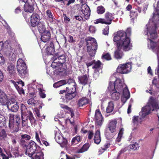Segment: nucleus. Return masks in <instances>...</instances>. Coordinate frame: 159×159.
<instances>
[{
	"label": "nucleus",
	"mask_w": 159,
	"mask_h": 159,
	"mask_svg": "<svg viewBox=\"0 0 159 159\" xmlns=\"http://www.w3.org/2000/svg\"><path fill=\"white\" fill-rule=\"evenodd\" d=\"M131 29L128 28L126 32L120 31L117 32L116 35L113 38L114 42H116L117 46L118 49H123L125 51H127L131 49L132 43H130V39L127 35L130 34Z\"/></svg>",
	"instance_id": "f257e3e1"
},
{
	"label": "nucleus",
	"mask_w": 159,
	"mask_h": 159,
	"mask_svg": "<svg viewBox=\"0 0 159 159\" xmlns=\"http://www.w3.org/2000/svg\"><path fill=\"white\" fill-rule=\"evenodd\" d=\"M159 109L158 103L154 98L151 97L146 105L142 108L140 112L139 117L134 116L133 119V123L134 125L137 126L141 123V120L144 118L147 115L149 114L151 111Z\"/></svg>",
	"instance_id": "f03ea898"
},
{
	"label": "nucleus",
	"mask_w": 159,
	"mask_h": 159,
	"mask_svg": "<svg viewBox=\"0 0 159 159\" xmlns=\"http://www.w3.org/2000/svg\"><path fill=\"white\" fill-rule=\"evenodd\" d=\"M55 56L58 57L54 60L51 66L53 68H55L57 71L60 72L63 70L62 65L66 61V57L65 54L60 55L58 53L55 54Z\"/></svg>",
	"instance_id": "7ed1b4c3"
},
{
	"label": "nucleus",
	"mask_w": 159,
	"mask_h": 159,
	"mask_svg": "<svg viewBox=\"0 0 159 159\" xmlns=\"http://www.w3.org/2000/svg\"><path fill=\"white\" fill-rule=\"evenodd\" d=\"M87 46V51L91 58L95 55L98 48V44L94 38L88 37L85 39Z\"/></svg>",
	"instance_id": "20e7f679"
},
{
	"label": "nucleus",
	"mask_w": 159,
	"mask_h": 159,
	"mask_svg": "<svg viewBox=\"0 0 159 159\" xmlns=\"http://www.w3.org/2000/svg\"><path fill=\"white\" fill-rule=\"evenodd\" d=\"M151 39L148 37V46L149 48L152 49V51L155 52L157 56L158 60V66L155 70V73L158 75L159 77V45L158 43L152 41Z\"/></svg>",
	"instance_id": "39448f33"
},
{
	"label": "nucleus",
	"mask_w": 159,
	"mask_h": 159,
	"mask_svg": "<svg viewBox=\"0 0 159 159\" xmlns=\"http://www.w3.org/2000/svg\"><path fill=\"white\" fill-rule=\"evenodd\" d=\"M24 147L26 148L25 154L29 156H31L34 153L38 150L37 149L39 147L34 141H31L29 142V143L27 146H25Z\"/></svg>",
	"instance_id": "423d86ee"
},
{
	"label": "nucleus",
	"mask_w": 159,
	"mask_h": 159,
	"mask_svg": "<svg viewBox=\"0 0 159 159\" xmlns=\"http://www.w3.org/2000/svg\"><path fill=\"white\" fill-rule=\"evenodd\" d=\"M18 103L14 98L9 99L7 102V107L8 110L14 112H17L19 109Z\"/></svg>",
	"instance_id": "0eeeda50"
},
{
	"label": "nucleus",
	"mask_w": 159,
	"mask_h": 159,
	"mask_svg": "<svg viewBox=\"0 0 159 159\" xmlns=\"http://www.w3.org/2000/svg\"><path fill=\"white\" fill-rule=\"evenodd\" d=\"M131 69V62H127L125 64H120L118 67L116 71L117 72L124 74L129 72Z\"/></svg>",
	"instance_id": "6e6552de"
},
{
	"label": "nucleus",
	"mask_w": 159,
	"mask_h": 159,
	"mask_svg": "<svg viewBox=\"0 0 159 159\" xmlns=\"http://www.w3.org/2000/svg\"><path fill=\"white\" fill-rule=\"evenodd\" d=\"M17 69L18 73L22 76L24 75L27 73L26 65L21 59H19L17 61Z\"/></svg>",
	"instance_id": "1a4fd4ad"
},
{
	"label": "nucleus",
	"mask_w": 159,
	"mask_h": 159,
	"mask_svg": "<svg viewBox=\"0 0 159 159\" xmlns=\"http://www.w3.org/2000/svg\"><path fill=\"white\" fill-rule=\"evenodd\" d=\"M152 84L156 88L155 91H153L152 88L150 87L149 90H146L147 93H149L151 95H153L155 96L159 95V77L158 76V79H156L154 78L152 81Z\"/></svg>",
	"instance_id": "9d476101"
},
{
	"label": "nucleus",
	"mask_w": 159,
	"mask_h": 159,
	"mask_svg": "<svg viewBox=\"0 0 159 159\" xmlns=\"http://www.w3.org/2000/svg\"><path fill=\"white\" fill-rule=\"evenodd\" d=\"M114 86V89L116 91H118L120 92H122L124 89L128 88L126 85L124 83L123 81H122L120 79H117L115 81Z\"/></svg>",
	"instance_id": "9b49d317"
},
{
	"label": "nucleus",
	"mask_w": 159,
	"mask_h": 159,
	"mask_svg": "<svg viewBox=\"0 0 159 159\" xmlns=\"http://www.w3.org/2000/svg\"><path fill=\"white\" fill-rule=\"evenodd\" d=\"M32 119L31 120V117L29 115L21 116L22 125L23 127L26 126L28 124L29 120H30L31 124H34L35 122V119L33 117V115H32Z\"/></svg>",
	"instance_id": "f8f14e48"
},
{
	"label": "nucleus",
	"mask_w": 159,
	"mask_h": 159,
	"mask_svg": "<svg viewBox=\"0 0 159 159\" xmlns=\"http://www.w3.org/2000/svg\"><path fill=\"white\" fill-rule=\"evenodd\" d=\"M34 0H32V1L29 0L28 2L25 3L24 5L25 11L26 12L32 13L34 10Z\"/></svg>",
	"instance_id": "ddd939ff"
},
{
	"label": "nucleus",
	"mask_w": 159,
	"mask_h": 159,
	"mask_svg": "<svg viewBox=\"0 0 159 159\" xmlns=\"http://www.w3.org/2000/svg\"><path fill=\"white\" fill-rule=\"evenodd\" d=\"M40 19V17L39 14L35 13H33L31 16V26L33 27H35L39 22Z\"/></svg>",
	"instance_id": "4468645a"
},
{
	"label": "nucleus",
	"mask_w": 159,
	"mask_h": 159,
	"mask_svg": "<svg viewBox=\"0 0 159 159\" xmlns=\"http://www.w3.org/2000/svg\"><path fill=\"white\" fill-rule=\"evenodd\" d=\"M81 11L84 14L85 18L87 20L89 18L90 15V10L86 4H83L81 7Z\"/></svg>",
	"instance_id": "2eb2a0df"
},
{
	"label": "nucleus",
	"mask_w": 159,
	"mask_h": 159,
	"mask_svg": "<svg viewBox=\"0 0 159 159\" xmlns=\"http://www.w3.org/2000/svg\"><path fill=\"white\" fill-rule=\"evenodd\" d=\"M31 137L27 134H25L21 135V139H20V144L23 148L27 146L29 143L28 141L30 139Z\"/></svg>",
	"instance_id": "dca6fc26"
},
{
	"label": "nucleus",
	"mask_w": 159,
	"mask_h": 159,
	"mask_svg": "<svg viewBox=\"0 0 159 159\" xmlns=\"http://www.w3.org/2000/svg\"><path fill=\"white\" fill-rule=\"evenodd\" d=\"M102 122V117L99 110H96L95 113V124L101 126Z\"/></svg>",
	"instance_id": "f3484780"
},
{
	"label": "nucleus",
	"mask_w": 159,
	"mask_h": 159,
	"mask_svg": "<svg viewBox=\"0 0 159 159\" xmlns=\"http://www.w3.org/2000/svg\"><path fill=\"white\" fill-rule=\"evenodd\" d=\"M117 123V121L115 119L110 121L107 125L108 128L110 131H111L112 133H116Z\"/></svg>",
	"instance_id": "a211bd4d"
},
{
	"label": "nucleus",
	"mask_w": 159,
	"mask_h": 159,
	"mask_svg": "<svg viewBox=\"0 0 159 159\" xmlns=\"http://www.w3.org/2000/svg\"><path fill=\"white\" fill-rule=\"evenodd\" d=\"M55 139L57 142L60 144L61 147H64L67 144V140L60 135L57 136L55 135Z\"/></svg>",
	"instance_id": "6ab92c4d"
},
{
	"label": "nucleus",
	"mask_w": 159,
	"mask_h": 159,
	"mask_svg": "<svg viewBox=\"0 0 159 159\" xmlns=\"http://www.w3.org/2000/svg\"><path fill=\"white\" fill-rule=\"evenodd\" d=\"M130 97V93L128 88L124 89L121 97V101L124 104Z\"/></svg>",
	"instance_id": "aec40b11"
},
{
	"label": "nucleus",
	"mask_w": 159,
	"mask_h": 159,
	"mask_svg": "<svg viewBox=\"0 0 159 159\" xmlns=\"http://www.w3.org/2000/svg\"><path fill=\"white\" fill-rule=\"evenodd\" d=\"M55 52V47L53 43L51 42L46 48V53L48 55H53Z\"/></svg>",
	"instance_id": "412c9836"
},
{
	"label": "nucleus",
	"mask_w": 159,
	"mask_h": 159,
	"mask_svg": "<svg viewBox=\"0 0 159 159\" xmlns=\"http://www.w3.org/2000/svg\"><path fill=\"white\" fill-rule=\"evenodd\" d=\"M8 48L9 52V60H11L12 62L14 61L16 59V55L15 53V49L12 48L11 46H7Z\"/></svg>",
	"instance_id": "4be33fe9"
},
{
	"label": "nucleus",
	"mask_w": 159,
	"mask_h": 159,
	"mask_svg": "<svg viewBox=\"0 0 159 159\" xmlns=\"http://www.w3.org/2000/svg\"><path fill=\"white\" fill-rule=\"evenodd\" d=\"M21 116H24V115H29L30 116V117H31V118L30 119L31 120H32V115H33L32 112L30 111H29L27 110L25 106V105L22 104L21 106Z\"/></svg>",
	"instance_id": "5701e85b"
},
{
	"label": "nucleus",
	"mask_w": 159,
	"mask_h": 159,
	"mask_svg": "<svg viewBox=\"0 0 159 159\" xmlns=\"http://www.w3.org/2000/svg\"><path fill=\"white\" fill-rule=\"evenodd\" d=\"M113 19V14L109 12H107L105 14V19H104V23L106 24L110 25Z\"/></svg>",
	"instance_id": "b1692460"
},
{
	"label": "nucleus",
	"mask_w": 159,
	"mask_h": 159,
	"mask_svg": "<svg viewBox=\"0 0 159 159\" xmlns=\"http://www.w3.org/2000/svg\"><path fill=\"white\" fill-rule=\"evenodd\" d=\"M20 121V116L18 115H16L15 116V122L16 123V126L12 129L11 130L12 132H17L19 130V126Z\"/></svg>",
	"instance_id": "393cba45"
},
{
	"label": "nucleus",
	"mask_w": 159,
	"mask_h": 159,
	"mask_svg": "<svg viewBox=\"0 0 159 159\" xmlns=\"http://www.w3.org/2000/svg\"><path fill=\"white\" fill-rule=\"evenodd\" d=\"M88 77L87 75L79 76L78 77V82L80 84L85 85L88 82Z\"/></svg>",
	"instance_id": "a878e982"
},
{
	"label": "nucleus",
	"mask_w": 159,
	"mask_h": 159,
	"mask_svg": "<svg viewBox=\"0 0 159 159\" xmlns=\"http://www.w3.org/2000/svg\"><path fill=\"white\" fill-rule=\"evenodd\" d=\"M8 32L11 39V40L10 38L8 40L6 41L4 43V44L5 45H7V46H11V43L13 42V41L15 40V34L13 32H11L10 30H8Z\"/></svg>",
	"instance_id": "bb28decb"
},
{
	"label": "nucleus",
	"mask_w": 159,
	"mask_h": 159,
	"mask_svg": "<svg viewBox=\"0 0 159 159\" xmlns=\"http://www.w3.org/2000/svg\"><path fill=\"white\" fill-rule=\"evenodd\" d=\"M31 156L33 159H43V152L40 151H37L32 154Z\"/></svg>",
	"instance_id": "cd10ccee"
},
{
	"label": "nucleus",
	"mask_w": 159,
	"mask_h": 159,
	"mask_svg": "<svg viewBox=\"0 0 159 159\" xmlns=\"http://www.w3.org/2000/svg\"><path fill=\"white\" fill-rule=\"evenodd\" d=\"M41 40L43 42L47 41L50 38V33L48 31H46L45 32L41 34Z\"/></svg>",
	"instance_id": "c85d7f7f"
},
{
	"label": "nucleus",
	"mask_w": 159,
	"mask_h": 159,
	"mask_svg": "<svg viewBox=\"0 0 159 159\" xmlns=\"http://www.w3.org/2000/svg\"><path fill=\"white\" fill-rule=\"evenodd\" d=\"M8 116L9 119V127L11 130L14 126L15 116L14 114H9Z\"/></svg>",
	"instance_id": "c756f323"
},
{
	"label": "nucleus",
	"mask_w": 159,
	"mask_h": 159,
	"mask_svg": "<svg viewBox=\"0 0 159 159\" xmlns=\"http://www.w3.org/2000/svg\"><path fill=\"white\" fill-rule=\"evenodd\" d=\"M37 25L38 31L41 34L47 31L46 30L45 24L44 23L40 22L38 23Z\"/></svg>",
	"instance_id": "7c9ffc66"
},
{
	"label": "nucleus",
	"mask_w": 159,
	"mask_h": 159,
	"mask_svg": "<svg viewBox=\"0 0 159 159\" xmlns=\"http://www.w3.org/2000/svg\"><path fill=\"white\" fill-rule=\"evenodd\" d=\"M8 98L6 93H2L0 95V102L2 105H5L6 104H7V100Z\"/></svg>",
	"instance_id": "2f4dec72"
},
{
	"label": "nucleus",
	"mask_w": 159,
	"mask_h": 159,
	"mask_svg": "<svg viewBox=\"0 0 159 159\" xmlns=\"http://www.w3.org/2000/svg\"><path fill=\"white\" fill-rule=\"evenodd\" d=\"M15 67L13 63H9L7 70L9 73L13 75L15 73Z\"/></svg>",
	"instance_id": "473e14b6"
},
{
	"label": "nucleus",
	"mask_w": 159,
	"mask_h": 159,
	"mask_svg": "<svg viewBox=\"0 0 159 159\" xmlns=\"http://www.w3.org/2000/svg\"><path fill=\"white\" fill-rule=\"evenodd\" d=\"M116 47L117 45H116ZM117 50H116L114 53V57L116 58V59H121L123 56L124 55V54L123 53V52L121 51L120 50L121 49H122L123 51H124L123 49H118L117 47Z\"/></svg>",
	"instance_id": "72a5a7b5"
},
{
	"label": "nucleus",
	"mask_w": 159,
	"mask_h": 159,
	"mask_svg": "<svg viewBox=\"0 0 159 159\" xmlns=\"http://www.w3.org/2000/svg\"><path fill=\"white\" fill-rule=\"evenodd\" d=\"M94 143L97 144H99L100 143L101 141V139L100 132L99 130H97L95 132L94 138Z\"/></svg>",
	"instance_id": "f704fd0d"
},
{
	"label": "nucleus",
	"mask_w": 159,
	"mask_h": 159,
	"mask_svg": "<svg viewBox=\"0 0 159 159\" xmlns=\"http://www.w3.org/2000/svg\"><path fill=\"white\" fill-rule=\"evenodd\" d=\"M112 92L113 93L111 95V98L114 100L118 99L120 98L121 92L118 91H116L115 89L113 90Z\"/></svg>",
	"instance_id": "c9c22d12"
},
{
	"label": "nucleus",
	"mask_w": 159,
	"mask_h": 159,
	"mask_svg": "<svg viewBox=\"0 0 159 159\" xmlns=\"http://www.w3.org/2000/svg\"><path fill=\"white\" fill-rule=\"evenodd\" d=\"M114 104L112 101L109 102L107 107L106 108V112L107 113H110L114 109Z\"/></svg>",
	"instance_id": "e433bc0d"
},
{
	"label": "nucleus",
	"mask_w": 159,
	"mask_h": 159,
	"mask_svg": "<svg viewBox=\"0 0 159 159\" xmlns=\"http://www.w3.org/2000/svg\"><path fill=\"white\" fill-rule=\"evenodd\" d=\"M88 103V100L86 98H82L79 99L78 101V105L79 107H81Z\"/></svg>",
	"instance_id": "4c0bfd02"
},
{
	"label": "nucleus",
	"mask_w": 159,
	"mask_h": 159,
	"mask_svg": "<svg viewBox=\"0 0 159 159\" xmlns=\"http://www.w3.org/2000/svg\"><path fill=\"white\" fill-rule=\"evenodd\" d=\"M106 131L105 132V134L106 138L107 139H110L113 138L116 134V133H112L111 131Z\"/></svg>",
	"instance_id": "58836bf2"
},
{
	"label": "nucleus",
	"mask_w": 159,
	"mask_h": 159,
	"mask_svg": "<svg viewBox=\"0 0 159 159\" xmlns=\"http://www.w3.org/2000/svg\"><path fill=\"white\" fill-rule=\"evenodd\" d=\"M46 14L48 20L50 22L52 23L55 21V19L53 17L52 14L50 10H47L46 11Z\"/></svg>",
	"instance_id": "ea45409f"
},
{
	"label": "nucleus",
	"mask_w": 159,
	"mask_h": 159,
	"mask_svg": "<svg viewBox=\"0 0 159 159\" xmlns=\"http://www.w3.org/2000/svg\"><path fill=\"white\" fill-rule=\"evenodd\" d=\"M90 145L88 143H86L82 147L78 150L77 152L79 153H82L87 151L89 149Z\"/></svg>",
	"instance_id": "a19ab883"
},
{
	"label": "nucleus",
	"mask_w": 159,
	"mask_h": 159,
	"mask_svg": "<svg viewBox=\"0 0 159 159\" xmlns=\"http://www.w3.org/2000/svg\"><path fill=\"white\" fill-rule=\"evenodd\" d=\"M76 89V85L71 86L69 85L66 87V91L67 92H71L72 93H76L75 92Z\"/></svg>",
	"instance_id": "79ce46f5"
},
{
	"label": "nucleus",
	"mask_w": 159,
	"mask_h": 159,
	"mask_svg": "<svg viewBox=\"0 0 159 159\" xmlns=\"http://www.w3.org/2000/svg\"><path fill=\"white\" fill-rule=\"evenodd\" d=\"M66 94L65 97L68 100H70L74 98L76 95V93H72L71 92H67Z\"/></svg>",
	"instance_id": "37998d69"
},
{
	"label": "nucleus",
	"mask_w": 159,
	"mask_h": 159,
	"mask_svg": "<svg viewBox=\"0 0 159 159\" xmlns=\"http://www.w3.org/2000/svg\"><path fill=\"white\" fill-rule=\"evenodd\" d=\"M66 84L65 80H61L53 84V86L54 88H57Z\"/></svg>",
	"instance_id": "c03bdc74"
},
{
	"label": "nucleus",
	"mask_w": 159,
	"mask_h": 159,
	"mask_svg": "<svg viewBox=\"0 0 159 159\" xmlns=\"http://www.w3.org/2000/svg\"><path fill=\"white\" fill-rule=\"evenodd\" d=\"M52 68L49 67L46 69V73L47 74L49 75L50 76H52V75L55 74L54 71H56L54 69L55 68H53L52 66Z\"/></svg>",
	"instance_id": "a18cd8bd"
},
{
	"label": "nucleus",
	"mask_w": 159,
	"mask_h": 159,
	"mask_svg": "<svg viewBox=\"0 0 159 159\" xmlns=\"http://www.w3.org/2000/svg\"><path fill=\"white\" fill-rule=\"evenodd\" d=\"M138 16V13L136 11L132 10L130 12V16L133 23L134 22V20L136 19Z\"/></svg>",
	"instance_id": "49530a36"
},
{
	"label": "nucleus",
	"mask_w": 159,
	"mask_h": 159,
	"mask_svg": "<svg viewBox=\"0 0 159 159\" xmlns=\"http://www.w3.org/2000/svg\"><path fill=\"white\" fill-rule=\"evenodd\" d=\"M101 64V63L99 61H95L94 65L92 66V68L93 69H95V70H100V68Z\"/></svg>",
	"instance_id": "de8ad7c7"
},
{
	"label": "nucleus",
	"mask_w": 159,
	"mask_h": 159,
	"mask_svg": "<svg viewBox=\"0 0 159 159\" xmlns=\"http://www.w3.org/2000/svg\"><path fill=\"white\" fill-rule=\"evenodd\" d=\"M139 144L135 143L129 145L128 148L130 149H131L133 150H136L138 149L139 148Z\"/></svg>",
	"instance_id": "09e8293b"
},
{
	"label": "nucleus",
	"mask_w": 159,
	"mask_h": 159,
	"mask_svg": "<svg viewBox=\"0 0 159 159\" xmlns=\"http://www.w3.org/2000/svg\"><path fill=\"white\" fill-rule=\"evenodd\" d=\"M124 131V129L123 128H121L120 129L118 134V137L116 139V141L117 142H119L120 141Z\"/></svg>",
	"instance_id": "8fccbe9b"
},
{
	"label": "nucleus",
	"mask_w": 159,
	"mask_h": 159,
	"mask_svg": "<svg viewBox=\"0 0 159 159\" xmlns=\"http://www.w3.org/2000/svg\"><path fill=\"white\" fill-rule=\"evenodd\" d=\"M105 9L102 6H98L97 8V12L99 14H102L104 13Z\"/></svg>",
	"instance_id": "3c124183"
},
{
	"label": "nucleus",
	"mask_w": 159,
	"mask_h": 159,
	"mask_svg": "<svg viewBox=\"0 0 159 159\" xmlns=\"http://www.w3.org/2000/svg\"><path fill=\"white\" fill-rule=\"evenodd\" d=\"M102 58L107 60H109L111 59V57L110 54L107 53H104L102 56Z\"/></svg>",
	"instance_id": "603ef678"
},
{
	"label": "nucleus",
	"mask_w": 159,
	"mask_h": 159,
	"mask_svg": "<svg viewBox=\"0 0 159 159\" xmlns=\"http://www.w3.org/2000/svg\"><path fill=\"white\" fill-rule=\"evenodd\" d=\"M7 154L8 156H10V157H16V156H17L18 155V154L17 152L16 151V152H8Z\"/></svg>",
	"instance_id": "864d4df0"
},
{
	"label": "nucleus",
	"mask_w": 159,
	"mask_h": 159,
	"mask_svg": "<svg viewBox=\"0 0 159 159\" xmlns=\"http://www.w3.org/2000/svg\"><path fill=\"white\" fill-rule=\"evenodd\" d=\"M80 141V136H77L74 138L71 141L72 143V144H74L77 143Z\"/></svg>",
	"instance_id": "5fc2aeb1"
},
{
	"label": "nucleus",
	"mask_w": 159,
	"mask_h": 159,
	"mask_svg": "<svg viewBox=\"0 0 159 159\" xmlns=\"http://www.w3.org/2000/svg\"><path fill=\"white\" fill-rule=\"evenodd\" d=\"M28 104L34 105L37 103V101L33 98H31L28 100L27 101Z\"/></svg>",
	"instance_id": "6e6d98bb"
},
{
	"label": "nucleus",
	"mask_w": 159,
	"mask_h": 159,
	"mask_svg": "<svg viewBox=\"0 0 159 159\" xmlns=\"http://www.w3.org/2000/svg\"><path fill=\"white\" fill-rule=\"evenodd\" d=\"M66 84H67L71 86L76 85V83L74 82V80L72 79H69L67 82H66Z\"/></svg>",
	"instance_id": "4d7b16f0"
},
{
	"label": "nucleus",
	"mask_w": 159,
	"mask_h": 159,
	"mask_svg": "<svg viewBox=\"0 0 159 159\" xmlns=\"http://www.w3.org/2000/svg\"><path fill=\"white\" fill-rule=\"evenodd\" d=\"M6 122L5 117L2 115H0V123L2 125L4 124Z\"/></svg>",
	"instance_id": "13d9d810"
},
{
	"label": "nucleus",
	"mask_w": 159,
	"mask_h": 159,
	"mask_svg": "<svg viewBox=\"0 0 159 159\" xmlns=\"http://www.w3.org/2000/svg\"><path fill=\"white\" fill-rule=\"evenodd\" d=\"M99 70H95L93 74V78L96 80L98 78L99 74Z\"/></svg>",
	"instance_id": "bf43d9fd"
},
{
	"label": "nucleus",
	"mask_w": 159,
	"mask_h": 159,
	"mask_svg": "<svg viewBox=\"0 0 159 159\" xmlns=\"http://www.w3.org/2000/svg\"><path fill=\"white\" fill-rule=\"evenodd\" d=\"M6 136V131L4 129H2L0 130V138H3Z\"/></svg>",
	"instance_id": "052dcab7"
},
{
	"label": "nucleus",
	"mask_w": 159,
	"mask_h": 159,
	"mask_svg": "<svg viewBox=\"0 0 159 159\" xmlns=\"http://www.w3.org/2000/svg\"><path fill=\"white\" fill-rule=\"evenodd\" d=\"M104 19L102 18L98 19L95 20L94 22L95 24H98L100 23L102 24H104Z\"/></svg>",
	"instance_id": "680f3d73"
},
{
	"label": "nucleus",
	"mask_w": 159,
	"mask_h": 159,
	"mask_svg": "<svg viewBox=\"0 0 159 159\" xmlns=\"http://www.w3.org/2000/svg\"><path fill=\"white\" fill-rule=\"evenodd\" d=\"M60 107H61L64 109H66L67 110L69 111H71V108L69 107L68 106L65 105L63 104H61L60 105Z\"/></svg>",
	"instance_id": "e2e57ef3"
},
{
	"label": "nucleus",
	"mask_w": 159,
	"mask_h": 159,
	"mask_svg": "<svg viewBox=\"0 0 159 159\" xmlns=\"http://www.w3.org/2000/svg\"><path fill=\"white\" fill-rule=\"evenodd\" d=\"M39 94L40 97L42 98H44L46 97V94L45 93L44 91L43 90L39 91Z\"/></svg>",
	"instance_id": "0e129e2a"
},
{
	"label": "nucleus",
	"mask_w": 159,
	"mask_h": 159,
	"mask_svg": "<svg viewBox=\"0 0 159 159\" xmlns=\"http://www.w3.org/2000/svg\"><path fill=\"white\" fill-rule=\"evenodd\" d=\"M109 26H107L106 27V28L103 30V34L105 35H107L108 34L109 32Z\"/></svg>",
	"instance_id": "69168bd1"
},
{
	"label": "nucleus",
	"mask_w": 159,
	"mask_h": 159,
	"mask_svg": "<svg viewBox=\"0 0 159 159\" xmlns=\"http://www.w3.org/2000/svg\"><path fill=\"white\" fill-rule=\"evenodd\" d=\"M16 89L20 94H24V91L22 88H20L18 86V88H16Z\"/></svg>",
	"instance_id": "338daca9"
},
{
	"label": "nucleus",
	"mask_w": 159,
	"mask_h": 159,
	"mask_svg": "<svg viewBox=\"0 0 159 159\" xmlns=\"http://www.w3.org/2000/svg\"><path fill=\"white\" fill-rule=\"evenodd\" d=\"M88 138L89 139H92L93 135V133L92 131H89L88 132Z\"/></svg>",
	"instance_id": "774afa93"
}]
</instances>
